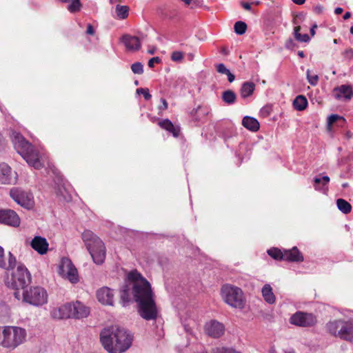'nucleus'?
<instances>
[{"mask_svg": "<svg viewBox=\"0 0 353 353\" xmlns=\"http://www.w3.org/2000/svg\"><path fill=\"white\" fill-rule=\"evenodd\" d=\"M161 101L162 103V106L159 107V109L163 110H166L168 107V104L166 100L165 99L162 98L161 99Z\"/></svg>", "mask_w": 353, "mask_h": 353, "instance_id": "obj_49", "label": "nucleus"}, {"mask_svg": "<svg viewBox=\"0 0 353 353\" xmlns=\"http://www.w3.org/2000/svg\"><path fill=\"white\" fill-rule=\"evenodd\" d=\"M71 3L68 6V10L70 12H76L80 10L81 7V3L80 0H70Z\"/></svg>", "mask_w": 353, "mask_h": 353, "instance_id": "obj_36", "label": "nucleus"}, {"mask_svg": "<svg viewBox=\"0 0 353 353\" xmlns=\"http://www.w3.org/2000/svg\"><path fill=\"white\" fill-rule=\"evenodd\" d=\"M301 17H302V14H301L296 15V16L294 18V19H293V23H294V24H298V23H299V21H298V19H301Z\"/></svg>", "mask_w": 353, "mask_h": 353, "instance_id": "obj_56", "label": "nucleus"}, {"mask_svg": "<svg viewBox=\"0 0 353 353\" xmlns=\"http://www.w3.org/2000/svg\"><path fill=\"white\" fill-rule=\"evenodd\" d=\"M86 33L88 34H90V35H93L94 34V28L93 26L91 25V24H88L87 26V30H86Z\"/></svg>", "mask_w": 353, "mask_h": 353, "instance_id": "obj_47", "label": "nucleus"}, {"mask_svg": "<svg viewBox=\"0 0 353 353\" xmlns=\"http://www.w3.org/2000/svg\"><path fill=\"white\" fill-rule=\"evenodd\" d=\"M128 283L120 290L121 301L123 305L132 299L137 303L139 315L146 321L156 320L158 316L157 306L149 281L137 270L128 274Z\"/></svg>", "mask_w": 353, "mask_h": 353, "instance_id": "obj_1", "label": "nucleus"}, {"mask_svg": "<svg viewBox=\"0 0 353 353\" xmlns=\"http://www.w3.org/2000/svg\"><path fill=\"white\" fill-rule=\"evenodd\" d=\"M171 59L174 62H181L183 59L184 53L181 51H174L171 54Z\"/></svg>", "mask_w": 353, "mask_h": 353, "instance_id": "obj_39", "label": "nucleus"}, {"mask_svg": "<svg viewBox=\"0 0 353 353\" xmlns=\"http://www.w3.org/2000/svg\"><path fill=\"white\" fill-rule=\"evenodd\" d=\"M296 46V43L291 38L288 39L285 44V47L288 49H293Z\"/></svg>", "mask_w": 353, "mask_h": 353, "instance_id": "obj_45", "label": "nucleus"}, {"mask_svg": "<svg viewBox=\"0 0 353 353\" xmlns=\"http://www.w3.org/2000/svg\"><path fill=\"white\" fill-rule=\"evenodd\" d=\"M262 294L265 301L269 304H272L275 302L276 298L272 292V289L270 285L265 284L262 288Z\"/></svg>", "mask_w": 353, "mask_h": 353, "instance_id": "obj_29", "label": "nucleus"}, {"mask_svg": "<svg viewBox=\"0 0 353 353\" xmlns=\"http://www.w3.org/2000/svg\"><path fill=\"white\" fill-rule=\"evenodd\" d=\"M137 94H142L144 97V99L147 101L150 100L152 97V95L149 92V90L148 88H138L137 90Z\"/></svg>", "mask_w": 353, "mask_h": 353, "instance_id": "obj_41", "label": "nucleus"}, {"mask_svg": "<svg viewBox=\"0 0 353 353\" xmlns=\"http://www.w3.org/2000/svg\"><path fill=\"white\" fill-rule=\"evenodd\" d=\"M241 6L246 10H251V6H250V4L249 3L242 2L241 3Z\"/></svg>", "mask_w": 353, "mask_h": 353, "instance_id": "obj_54", "label": "nucleus"}, {"mask_svg": "<svg viewBox=\"0 0 353 353\" xmlns=\"http://www.w3.org/2000/svg\"><path fill=\"white\" fill-rule=\"evenodd\" d=\"M247 28V24L242 21H236L234 26V32L239 35L243 34L246 32Z\"/></svg>", "mask_w": 353, "mask_h": 353, "instance_id": "obj_34", "label": "nucleus"}, {"mask_svg": "<svg viewBox=\"0 0 353 353\" xmlns=\"http://www.w3.org/2000/svg\"><path fill=\"white\" fill-rule=\"evenodd\" d=\"M131 70L134 74H141L143 73V65L141 62H136L132 64Z\"/></svg>", "mask_w": 353, "mask_h": 353, "instance_id": "obj_38", "label": "nucleus"}, {"mask_svg": "<svg viewBox=\"0 0 353 353\" xmlns=\"http://www.w3.org/2000/svg\"><path fill=\"white\" fill-rule=\"evenodd\" d=\"M72 303H67L59 307H55L51 311V316L53 319H64L72 316Z\"/></svg>", "mask_w": 353, "mask_h": 353, "instance_id": "obj_17", "label": "nucleus"}, {"mask_svg": "<svg viewBox=\"0 0 353 353\" xmlns=\"http://www.w3.org/2000/svg\"><path fill=\"white\" fill-rule=\"evenodd\" d=\"M344 55L349 59L353 57V49L350 48L345 51Z\"/></svg>", "mask_w": 353, "mask_h": 353, "instance_id": "obj_46", "label": "nucleus"}, {"mask_svg": "<svg viewBox=\"0 0 353 353\" xmlns=\"http://www.w3.org/2000/svg\"><path fill=\"white\" fill-rule=\"evenodd\" d=\"M317 28L316 24H314L310 28V34L313 37L315 34V29Z\"/></svg>", "mask_w": 353, "mask_h": 353, "instance_id": "obj_55", "label": "nucleus"}, {"mask_svg": "<svg viewBox=\"0 0 353 353\" xmlns=\"http://www.w3.org/2000/svg\"><path fill=\"white\" fill-rule=\"evenodd\" d=\"M212 353H241L231 347H216L212 350Z\"/></svg>", "mask_w": 353, "mask_h": 353, "instance_id": "obj_37", "label": "nucleus"}, {"mask_svg": "<svg viewBox=\"0 0 353 353\" xmlns=\"http://www.w3.org/2000/svg\"><path fill=\"white\" fill-rule=\"evenodd\" d=\"M295 39L299 42L307 43L310 41V38L307 34H299L294 37Z\"/></svg>", "mask_w": 353, "mask_h": 353, "instance_id": "obj_42", "label": "nucleus"}, {"mask_svg": "<svg viewBox=\"0 0 353 353\" xmlns=\"http://www.w3.org/2000/svg\"><path fill=\"white\" fill-rule=\"evenodd\" d=\"M333 95L337 100L348 101L353 97V90L350 85H341L334 88Z\"/></svg>", "mask_w": 353, "mask_h": 353, "instance_id": "obj_16", "label": "nucleus"}, {"mask_svg": "<svg viewBox=\"0 0 353 353\" xmlns=\"http://www.w3.org/2000/svg\"><path fill=\"white\" fill-rule=\"evenodd\" d=\"M17 174L12 173V168L6 163H0V183L11 185L16 183Z\"/></svg>", "mask_w": 353, "mask_h": 353, "instance_id": "obj_13", "label": "nucleus"}, {"mask_svg": "<svg viewBox=\"0 0 353 353\" xmlns=\"http://www.w3.org/2000/svg\"><path fill=\"white\" fill-rule=\"evenodd\" d=\"M307 100L303 95L297 96L293 101V106L295 110L302 111L306 108Z\"/></svg>", "mask_w": 353, "mask_h": 353, "instance_id": "obj_30", "label": "nucleus"}, {"mask_svg": "<svg viewBox=\"0 0 353 353\" xmlns=\"http://www.w3.org/2000/svg\"><path fill=\"white\" fill-rule=\"evenodd\" d=\"M5 148V141L4 139L0 132V152L3 150Z\"/></svg>", "mask_w": 353, "mask_h": 353, "instance_id": "obj_50", "label": "nucleus"}, {"mask_svg": "<svg viewBox=\"0 0 353 353\" xmlns=\"http://www.w3.org/2000/svg\"><path fill=\"white\" fill-rule=\"evenodd\" d=\"M226 75L228 76V79L230 83H232L234 81L235 76L232 73H231L230 71H229V72H228Z\"/></svg>", "mask_w": 353, "mask_h": 353, "instance_id": "obj_52", "label": "nucleus"}, {"mask_svg": "<svg viewBox=\"0 0 353 353\" xmlns=\"http://www.w3.org/2000/svg\"><path fill=\"white\" fill-rule=\"evenodd\" d=\"M16 263L15 256L10 252L8 253V263H6L4 259V250L0 246V268L7 270H13L16 265Z\"/></svg>", "mask_w": 353, "mask_h": 353, "instance_id": "obj_22", "label": "nucleus"}, {"mask_svg": "<svg viewBox=\"0 0 353 353\" xmlns=\"http://www.w3.org/2000/svg\"><path fill=\"white\" fill-rule=\"evenodd\" d=\"M121 41L123 43L128 50L138 51L141 49V44L139 38H137L136 36L124 34L121 38Z\"/></svg>", "mask_w": 353, "mask_h": 353, "instance_id": "obj_19", "label": "nucleus"}, {"mask_svg": "<svg viewBox=\"0 0 353 353\" xmlns=\"http://www.w3.org/2000/svg\"><path fill=\"white\" fill-rule=\"evenodd\" d=\"M154 52H155V49L148 50V53L150 54H154Z\"/></svg>", "mask_w": 353, "mask_h": 353, "instance_id": "obj_63", "label": "nucleus"}, {"mask_svg": "<svg viewBox=\"0 0 353 353\" xmlns=\"http://www.w3.org/2000/svg\"><path fill=\"white\" fill-rule=\"evenodd\" d=\"M352 14L350 12H346L343 15V19L347 20L351 17Z\"/></svg>", "mask_w": 353, "mask_h": 353, "instance_id": "obj_59", "label": "nucleus"}, {"mask_svg": "<svg viewBox=\"0 0 353 353\" xmlns=\"http://www.w3.org/2000/svg\"><path fill=\"white\" fill-rule=\"evenodd\" d=\"M100 341L109 353H122L131 346L132 336L124 328L111 326L101 332Z\"/></svg>", "mask_w": 353, "mask_h": 353, "instance_id": "obj_2", "label": "nucleus"}, {"mask_svg": "<svg viewBox=\"0 0 353 353\" xmlns=\"http://www.w3.org/2000/svg\"><path fill=\"white\" fill-rule=\"evenodd\" d=\"M255 84L251 81H245L244 82L240 89V94L242 98L245 99L250 97L254 90H255Z\"/></svg>", "mask_w": 353, "mask_h": 353, "instance_id": "obj_26", "label": "nucleus"}, {"mask_svg": "<svg viewBox=\"0 0 353 353\" xmlns=\"http://www.w3.org/2000/svg\"><path fill=\"white\" fill-rule=\"evenodd\" d=\"M328 332L341 340L353 343V319L349 320L338 319L326 324Z\"/></svg>", "mask_w": 353, "mask_h": 353, "instance_id": "obj_6", "label": "nucleus"}, {"mask_svg": "<svg viewBox=\"0 0 353 353\" xmlns=\"http://www.w3.org/2000/svg\"><path fill=\"white\" fill-rule=\"evenodd\" d=\"M137 38H139V40L140 41V43L141 41H143L146 39L147 35L143 32H139L138 36H136Z\"/></svg>", "mask_w": 353, "mask_h": 353, "instance_id": "obj_48", "label": "nucleus"}, {"mask_svg": "<svg viewBox=\"0 0 353 353\" xmlns=\"http://www.w3.org/2000/svg\"><path fill=\"white\" fill-rule=\"evenodd\" d=\"M81 237L94 263L102 264L106 256L105 247L102 240L88 230L82 233Z\"/></svg>", "mask_w": 353, "mask_h": 353, "instance_id": "obj_4", "label": "nucleus"}, {"mask_svg": "<svg viewBox=\"0 0 353 353\" xmlns=\"http://www.w3.org/2000/svg\"><path fill=\"white\" fill-rule=\"evenodd\" d=\"M199 109H201V106H198L197 108L193 109L191 112L192 116H194Z\"/></svg>", "mask_w": 353, "mask_h": 353, "instance_id": "obj_60", "label": "nucleus"}, {"mask_svg": "<svg viewBox=\"0 0 353 353\" xmlns=\"http://www.w3.org/2000/svg\"><path fill=\"white\" fill-rule=\"evenodd\" d=\"M300 30H301V26H296L294 28V37H296L299 34H300Z\"/></svg>", "mask_w": 353, "mask_h": 353, "instance_id": "obj_53", "label": "nucleus"}, {"mask_svg": "<svg viewBox=\"0 0 353 353\" xmlns=\"http://www.w3.org/2000/svg\"><path fill=\"white\" fill-rule=\"evenodd\" d=\"M10 196L15 202L25 208L30 209L34 205L32 195L21 189L17 188L11 189Z\"/></svg>", "mask_w": 353, "mask_h": 353, "instance_id": "obj_12", "label": "nucleus"}, {"mask_svg": "<svg viewBox=\"0 0 353 353\" xmlns=\"http://www.w3.org/2000/svg\"><path fill=\"white\" fill-rule=\"evenodd\" d=\"M298 55L301 58H303L305 57L304 52L303 51H299Z\"/></svg>", "mask_w": 353, "mask_h": 353, "instance_id": "obj_62", "label": "nucleus"}, {"mask_svg": "<svg viewBox=\"0 0 353 353\" xmlns=\"http://www.w3.org/2000/svg\"><path fill=\"white\" fill-rule=\"evenodd\" d=\"M59 274L62 277L68 279L72 283H76L79 281L77 270L71 260L68 258L61 259L59 266Z\"/></svg>", "mask_w": 353, "mask_h": 353, "instance_id": "obj_10", "label": "nucleus"}, {"mask_svg": "<svg viewBox=\"0 0 353 353\" xmlns=\"http://www.w3.org/2000/svg\"><path fill=\"white\" fill-rule=\"evenodd\" d=\"M161 62V59L159 57H152L148 61V66L150 68H153L154 66V63H159Z\"/></svg>", "mask_w": 353, "mask_h": 353, "instance_id": "obj_44", "label": "nucleus"}, {"mask_svg": "<svg viewBox=\"0 0 353 353\" xmlns=\"http://www.w3.org/2000/svg\"><path fill=\"white\" fill-rule=\"evenodd\" d=\"M26 337V331L23 328L13 326L0 327V345L6 348L15 349L25 341Z\"/></svg>", "mask_w": 353, "mask_h": 353, "instance_id": "obj_5", "label": "nucleus"}, {"mask_svg": "<svg viewBox=\"0 0 353 353\" xmlns=\"http://www.w3.org/2000/svg\"><path fill=\"white\" fill-rule=\"evenodd\" d=\"M221 99L225 104L230 105L236 103L237 97L233 90H227L222 92Z\"/></svg>", "mask_w": 353, "mask_h": 353, "instance_id": "obj_27", "label": "nucleus"}, {"mask_svg": "<svg viewBox=\"0 0 353 353\" xmlns=\"http://www.w3.org/2000/svg\"><path fill=\"white\" fill-rule=\"evenodd\" d=\"M290 322L296 326L308 327L315 325L317 319L316 316L312 313L299 311L292 315Z\"/></svg>", "mask_w": 353, "mask_h": 353, "instance_id": "obj_11", "label": "nucleus"}, {"mask_svg": "<svg viewBox=\"0 0 353 353\" xmlns=\"http://www.w3.org/2000/svg\"><path fill=\"white\" fill-rule=\"evenodd\" d=\"M242 125L243 127L252 132L258 131L260 128V124L257 119L249 116H245L243 118Z\"/></svg>", "mask_w": 353, "mask_h": 353, "instance_id": "obj_24", "label": "nucleus"}, {"mask_svg": "<svg viewBox=\"0 0 353 353\" xmlns=\"http://www.w3.org/2000/svg\"><path fill=\"white\" fill-rule=\"evenodd\" d=\"M206 334L214 339L220 338L225 332V326L216 320H211L205 325Z\"/></svg>", "mask_w": 353, "mask_h": 353, "instance_id": "obj_15", "label": "nucleus"}, {"mask_svg": "<svg viewBox=\"0 0 353 353\" xmlns=\"http://www.w3.org/2000/svg\"><path fill=\"white\" fill-rule=\"evenodd\" d=\"M303 256L296 247H293L291 250H284V259L290 262H302Z\"/></svg>", "mask_w": 353, "mask_h": 353, "instance_id": "obj_23", "label": "nucleus"}, {"mask_svg": "<svg viewBox=\"0 0 353 353\" xmlns=\"http://www.w3.org/2000/svg\"><path fill=\"white\" fill-rule=\"evenodd\" d=\"M129 8L126 6L117 5L116 6V13L119 18L124 19L128 16Z\"/></svg>", "mask_w": 353, "mask_h": 353, "instance_id": "obj_33", "label": "nucleus"}, {"mask_svg": "<svg viewBox=\"0 0 353 353\" xmlns=\"http://www.w3.org/2000/svg\"><path fill=\"white\" fill-rule=\"evenodd\" d=\"M216 71L219 73L226 74L228 72H229V70L225 67V65L223 63H219L216 66Z\"/></svg>", "mask_w": 353, "mask_h": 353, "instance_id": "obj_43", "label": "nucleus"}, {"mask_svg": "<svg viewBox=\"0 0 353 353\" xmlns=\"http://www.w3.org/2000/svg\"><path fill=\"white\" fill-rule=\"evenodd\" d=\"M330 181V177L328 176H323L322 178L315 177L314 179V187L316 190H321L319 185L322 183L323 186L327 185Z\"/></svg>", "mask_w": 353, "mask_h": 353, "instance_id": "obj_35", "label": "nucleus"}, {"mask_svg": "<svg viewBox=\"0 0 353 353\" xmlns=\"http://www.w3.org/2000/svg\"><path fill=\"white\" fill-rule=\"evenodd\" d=\"M12 141L17 152L30 166L36 169H39L42 167V164L39 159V152L20 133L13 132L12 134Z\"/></svg>", "mask_w": 353, "mask_h": 353, "instance_id": "obj_3", "label": "nucleus"}, {"mask_svg": "<svg viewBox=\"0 0 353 353\" xmlns=\"http://www.w3.org/2000/svg\"><path fill=\"white\" fill-rule=\"evenodd\" d=\"M346 137H347V138H350V137H352V134H351V132H349V131H348V132H346Z\"/></svg>", "mask_w": 353, "mask_h": 353, "instance_id": "obj_64", "label": "nucleus"}, {"mask_svg": "<svg viewBox=\"0 0 353 353\" xmlns=\"http://www.w3.org/2000/svg\"><path fill=\"white\" fill-rule=\"evenodd\" d=\"M31 247L40 254H44L48 250L49 244L44 237L36 236L30 243Z\"/></svg>", "mask_w": 353, "mask_h": 353, "instance_id": "obj_20", "label": "nucleus"}, {"mask_svg": "<svg viewBox=\"0 0 353 353\" xmlns=\"http://www.w3.org/2000/svg\"><path fill=\"white\" fill-rule=\"evenodd\" d=\"M72 318L80 319L87 317L90 314V310L81 302L77 301L72 303Z\"/></svg>", "mask_w": 353, "mask_h": 353, "instance_id": "obj_21", "label": "nucleus"}, {"mask_svg": "<svg viewBox=\"0 0 353 353\" xmlns=\"http://www.w3.org/2000/svg\"><path fill=\"white\" fill-rule=\"evenodd\" d=\"M343 8H342L338 7V8H336L335 9V10H334V13H335L336 14H341V13L343 12Z\"/></svg>", "mask_w": 353, "mask_h": 353, "instance_id": "obj_57", "label": "nucleus"}, {"mask_svg": "<svg viewBox=\"0 0 353 353\" xmlns=\"http://www.w3.org/2000/svg\"><path fill=\"white\" fill-rule=\"evenodd\" d=\"M221 294L224 301L236 308H243L244 299L242 290L237 287L224 285L221 288Z\"/></svg>", "mask_w": 353, "mask_h": 353, "instance_id": "obj_8", "label": "nucleus"}, {"mask_svg": "<svg viewBox=\"0 0 353 353\" xmlns=\"http://www.w3.org/2000/svg\"><path fill=\"white\" fill-rule=\"evenodd\" d=\"M97 299L103 305H113V290L108 287H102L97 291Z\"/></svg>", "mask_w": 353, "mask_h": 353, "instance_id": "obj_18", "label": "nucleus"}, {"mask_svg": "<svg viewBox=\"0 0 353 353\" xmlns=\"http://www.w3.org/2000/svg\"><path fill=\"white\" fill-rule=\"evenodd\" d=\"M23 301L34 306H41L47 303L48 293L41 287H33L23 292Z\"/></svg>", "mask_w": 353, "mask_h": 353, "instance_id": "obj_9", "label": "nucleus"}, {"mask_svg": "<svg viewBox=\"0 0 353 353\" xmlns=\"http://www.w3.org/2000/svg\"><path fill=\"white\" fill-rule=\"evenodd\" d=\"M323 7L321 5H317L314 8V11L316 14H321L323 12Z\"/></svg>", "mask_w": 353, "mask_h": 353, "instance_id": "obj_51", "label": "nucleus"}, {"mask_svg": "<svg viewBox=\"0 0 353 353\" xmlns=\"http://www.w3.org/2000/svg\"><path fill=\"white\" fill-rule=\"evenodd\" d=\"M268 254L273 259L276 260H283L284 259V252H282L281 250L276 248H272L268 250Z\"/></svg>", "mask_w": 353, "mask_h": 353, "instance_id": "obj_32", "label": "nucleus"}, {"mask_svg": "<svg viewBox=\"0 0 353 353\" xmlns=\"http://www.w3.org/2000/svg\"><path fill=\"white\" fill-rule=\"evenodd\" d=\"M161 128L171 132L174 137H177L179 134V130L176 128L173 123L168 119H163L159 123Z\"/></svg>", "mask_w": 353, "mask_h": 353, "instance_id": "obj_28", "label": "nucleus"}, {"mask_svg": "<svg viewBox=\"0 0 353 353\" xmlns=\"http://www.w3.org/2000/svg\"><path fill=\"white\" fill-rule=\"evenodd\" d=\"M345 123L346 120L344 117L335 114H331L327 117V129L331 130L332 126L334 123H336L339 127H343Z\"/></svg>", "mask_w": 353, "mask_h": 353, "instance_id": "obj_25", "label": "nucleus"}, {"mask_svg": "<svg viewBox=\"0 0 353 353\" xmlns=\"http://www.w3.org/2000/svg\"><path fill=\"white\" fill-rule=\"evenodd\" d=\"M30 282V274L23 264L18 265L17 270L12 274L11 278H7L5 281V283L8 288L16 290L14 295L17 299H19V292L18 290L19 289L24 290Z\"/></svg>", "mask_w": 353, "mask_h": 353, "instance_id": "obj_7", "label": "nucleus"}, {"mask_svg": "<svg viewBox=\"0 0 353 353\" xmlns=\"http://www.w3.org/2000/svg\"><path fill=\"white\" fill-rule=\"evenodd\" d=\"M188 58L190 61H192L194 58V55L192 53H189L188 54Z\"/></svg>", "mask_w": 353, "mask_h": 353, "instance_id": "obj_61", "label": "nucleus"}, {"mask_svg": "<svg viewBox=\"0 0 353 353\" xmlns=\"http://www.w3.org/2000/svg\"><path fill=\"white\" fill-rule=\"evenodd\" d=\"M296 5H302L305 3V0H292Z\"/></svg>", "mask_w": 353, "mask_h": 353, "instance_id": "obj_58", "label": "nucleus"}, {"mask_svg": "<svg viewBox=\"0 0 353 353\" xmlns=\"http://www.w3.org/2000/svg\"><path fill=\"white\" fill-rule=\"evenodd\" d=\"M0 223L18 227L20 224V218L12 210L1 209L0 210Z\"/></svg>", "mask_w": 353, "mask_h": 353, "instance_id": "obj_14", "label": "nucleus"}, {"mask_svg": "<svg viewBox=\"0 0 353 353\" xmlns=\"http://www.w3.org/2000/svg\"><path fill=\"white\" fill-rule=\"evenodd\" d=\"M336 205L339 210L345 214H349L352 210V205L343 199H338Z\"/></svg>", "mask_w": 353, "mask_h": 353, "instance_id": "obj_31", "label": "nucleus"}, {"mask_svg": "<svg viewBox=\"0 0 353 353\" xmlns=\"http://www.w3.org/2000/svg\"><path fill=\"white\" fill-rule=\"evenodd\" d=\"M307 81L309 82V83L312 85H315L317 84L318 83V81H319V77L318 75H310V70H307Z\"/></svg>", "mask_w": 353, "mask_h": 353, "instance_id": "obj_40", "label": "nucleus"}]
</instances>
